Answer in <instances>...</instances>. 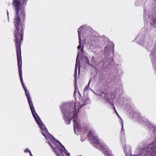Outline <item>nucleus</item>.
Instances as JSON below:
<instances>
[{
	"mask_svg": "<svg viewBox=\"0 0 156 156\" xmlns=\"http://www.w3.org/2000/svg\"><path fill=\"white\" fill-rule=\"evenodd\" d=\"M27 1V0H13V5L16 11L14 23L16 28L14 30V37L16 49H20V43L23 37V23L20 17L23 20L25 17L24 11H22V14H20V15H18L19 12H20V7L25 5Z\"/></svg>",
	"mask_w": 156,
	"mask_h": 156,
	"instance_id": "obj_1",
	"label": "nucleus"
},
{
	"mask_svg": "<svg viewBox=\"0 0 156 156\" xmlns=\"http://www.w3.org/2000/svg\"><path fill=\"white\" fill-rule=\"evenodd\" d=\"M19 72L20 81L22 86L25 90V94L27 97L28 103L33 115L37 123L39 125L40 128L42 130V134L45 137H46V136L47 135V133H48V131L47 129L45 128V126L41 122L40 119L39 118L35 110L31 98L29 94L27 91V89L25 87L24 84L23 83L22 77V71H19Z\"/></svg>",
	"mask_w": 156,
	"mask_h": 156,
	"instance_id": "obj_2",
	"label": "nucleus"
},
{
	"mask_svg": "<svg viewBox=\"0 0 156 156\" xmlns=\"http://www.w3.org/2000/svg\"><path fill=\"white\" fill-rule=\"evenodd\" d=\"M76 103H75L74 107L75 108L70 107L67 108L66 110L63 111L62 108L61 110L63 114V118L66 124L69 125L71 123L73 119H74L73 122L74 124V129L75 131L76 127L79 126V123L78 122L77 112L75 111Z\"/></svg>",
	"mask_w": 156,
	"mask_h": 156,
	"instance_id": "obj_3",
	"label": "nucleus"
},
{
	"mask_svg": "<svg viewBox=\"0 0 156 156\" xmlns=\"http://www.w3.org/2000/svg\"><path fill=\"white\" fill-rule=\"evenodd\" d=\"M78 52L76 58V63L75 69V73H77L78 66L79 70L80 69V61L79 58V56L80 55L81 53H82V55H83V53H84L83 49H78Z\"/></svg>",
	"mask_w": 156,
	"mask_h": 156,
	"instance_id": "obj_4",
	"label": "nucleus"
},
{
	"mask_svg": "<svg viewBox=\"0 0 156 156\" xmlns=\"http://www.w3.org/2000/svg\"><path fill=\"white\" fill-rule=\"evenodd\" d=\"M85 27V26H82L80 27L78 29V37L79 39V45L78 46L77 49H83V45H81V31L83 30V28H84Z\"/></svg>",
	"mask_w": 156,
	"mask_h": 156,
	"instance_id": "obj_5",
	"label": "nucleus"
},
{
	"mask_svg": "<svg viewBox=\"0 0 156 156\" xmlns=\"http://www.w3.org/2000/svg\"><path fill=\"white\" fill-rule=\"evenodd\" d=\"M87 136L90 138L92 143L96 144L98 143L99 140L98 137L94 136L90 131L89 132V134Z\"/></svg>",
	"mask_w": 156,
	"mask_h": 156,
	"instance_id": "obj_6",
	"label": "nucleus"
},
{
	"mask_svg": "<svg viewBox=\"0 0 156 156\" xmlns=\"http://www.w3.org/2000/svg\"><path fill=\"white\" fill-rule=\"evenodd\" d=\"M58 143L59 144L58 145H56L55 146L56 148L58 150L61 151L62 152L63 151V149H64V152L66 154H67V156H69V153L68 154L67 151L65 149L64 147L62 145V144L59 141Z\"/></svg>",
	"mask_w": 156,
	"mask_h": 156,
	"instance_id": "obj_7",
	"label": "nucleus"
},
{
	"mask_svg": "<svg viewBox=\"0 0 156 156\" xmlns=\"http://www.w3.org/2000/svg\"><path fill=\"white\" fill-rule=\"evenodd\" d=\"M136 39L137 41V43L141 45H144L145 42V37L144 36L141 37L138 36Z\"/></svg>",
	"mask_w": 156,
	"mask_h": 156,
	"instance_id": "obj_8",
	"label": "nucleus"
},
{
	"mask_svg": "<svg viewBox=\"0 0 156 156\" xmlns=\"http://www.w3.org/2000/svg\"><path fill=\"white\" fill-rule=\"evenodd\" d=\"M103 152L104 155L106 156H113L112 155L111 151H109L108 149L106 148H103Z\"/></svg>",
	"mask_w": 156,
	"mask_h": 156,
	"instance_id": "obj_9",
	"label": "nucleus"
},
{
	"mask_svg": "<svg viewBox=\"0 0 156 156\" xmlns=\"http://www.w3.org/2000/svg\"><path fill=\"white\" fill-rule=\"evenodd\" d=\"M114 48V45L113 43L109 42L107 46V49H113Z\"/></svg>",
	"mask_w": 156,
	"mask_h": 156,
	"instance_id": "obj_10",
	"label": "nucleus"
},
{
	"mask_svg": "<svg viewBox=\"0 0 156 156\" xmlns=\"http://www.w3.org/2000/svg\"><path fill=\"white\" fill-rule=\"evenodd\" d=\"M89 102V101L88 100H86L82 104V105H81V106L80 107V108L82 107L85 106V105H86L87 104H88V103Z\"/></svg>",
	"mask_w": 156,
	"mask_h": 156,
	"instance_id": "obj_11",
	"label": "nucleus"
},
{
	"mask_svg": "<svg viewBox=\"0 0 156 156\" xmlns=\"http://www.w3.org/2000/svg\"><path fill=\"white\" fill-rule=\"evenodd\" d=\"M75 91H74V94H75L76 93V88H78V87H77V84H75Z\"/></svg>",
	"mask_w": 156,
	"mask_h": 156,
	"instance_id": "obj_12",
	"label": "nucleus"
},
{
	"mask_svg": "<svg viewBox=\"0 0 156 156\" xmlns=\"http://www.w3.org/2000/svg\"><path fill=\"white\" fill-rule=\"evenodd\" d=\"M113 109H114V111H115V112L116 113V114H117V115L118 116H119V115H118V113H117V111H116V109H115V106H114V107H113Z\"/></svg>",
	"mask_w": 156,
	"mask_h": 156,
	"instance_id": "obj_13",
	"label": "nucleus"
},
{
	"mask_svg": "<svg viewBox=\"0 0 156 156\" xmlns=\"http://www.w3.org/2000/svg\"><path fill=\"white\" fill-rule=\"evenodd\" d=\"M153 25L154 26L156 27V20H154L153 21Z\"/></svg>",
	"mask_w": 156,
	"mask_h": 156,
	"instance_id": "obj_14",
	"label": "nucleus"
},
{
	"mask_svg": "<svg viewBox=\"0 0 156 156\" xmlns=\"http://www.w3.org/2000/svg\"><path fill=\"white\" fill-rule=\"evenodd\" d=\"M24 152L25 153L27 152H28L29 153L30 152V151L27 148V149H26L25 150H24Z\"/></svg>",
	"mask_w": 156,
	"mask_h": 156,
	"instance_id": "obj_15",
	"label": "nucleus"
},
{
	"mask_svg": "<svg viewBox=\"0 0 156 156\" xmlns=\"http://www.w3.org/2000/svg\"><path fill=\"white\" fill-rule=\"evenodd\" d=\"M54 151L58 156H60L59 154L57 153V151L55 149L54 150Z\"/></svg>",
	"mask_w": 156,
	"mask_h": 156,
	"instance_id": "obj_16",
	"label": "nucleus"
},
{
	"mask_svg": "<svg viewBox=\"0 0 156 156\" xmlns=\"http://www.w3.org/2000/svg\"><path fill=\"white\" fill-rule=\"evenodd\" d=\"M86 62H87V63L88 64H90V63H89L90 61H89V60L87 58L86 59Z\"/></svg>",
	"mask_w": 156,
	"mask_h": 156,
	"instance_id": "obj_17",
	"label": "nucleus"
},
{
	"mask_svg": "<svg viewBox=\"0 0 156 156\" xmlns=\"http://www.w3.org/2000/svg\"><path fill=\"white\" fill-rule=\"evenodd\" d=\"M29 154H30V156H33V155L32 154H31V152H29Z\"/></svg>",
	"mask_w": 156,
	"mask_h": 156,
	"instance_id": "obj_18",
	"label": "nucleus"
},
{
	"mask_svg": "<svg viewBox=\"0 0 156 156\" xmlns=\"http://www.w3.org/2000/svg\"><path fill=\"white\" fill-rule=\"evenodd\" d=\"M122 131L123 130V131H124L123 130V125L122 124Z\"/></svg>",
	"mask_w": 156,
	"mask_h": 156,
	"instance_id": "obj_19",
	"label": "nucleus"
},
{
	"mask_svg": "<svg viewBox=\"0 0 156 156\" xmlns=\"http://www.w3.org/2000/svg\"><path fill=\"white\" fill-rule=\"evenodd\" d=\"M87 86L85 87L84 88V90H85L87 89Z\"/></svg>",
	"mask_w": 156,
	"mask_h": 156,
	"instance_id": "obj_20",
	"label": "nucleus"
},
{
	"mask_svg": "<svg viewBox=\"0 0 156 156\" xmlns=\"http://www.w3.org/2000/svg\"><path fill=\"white\" fill-rule=\"evenodd\" d=\"M111 105H112V106H113V107H114V105L113 103H112L111 104Z\"/></svg>",
	"mask_w": 156,
	"mask_h": 156,
	"instance_id": "obj_21",
	"label": "nucleus"
},
{
	"mask_svg": "<svg viewBox=\"0 0 156 156\" xmlns=\"http://www.w3.org/2000/svg\"><path fill=\"white\" fill-rule=\"evenodd\" d=\"M94 60V57H92V61H93V60Z\"/></svg>",
	"mask_w": 156,
	"mask_h": 156,
	"instance_id": "obj_22",
	"label": "nucleus"
},
{
	"mask_svg": "<svg viewBox=\"0 0 156 156\" xmlns=\"http://www.w3.org/2000/svg\"><path fill=\"white\" fill-rule=\"evenodd\" d=\"M103 94H105V95H104V97H105L107 95L106 94H105V93H103Z\"/></svg>",
	"mask_w": 156,
	"mask_h": 156,
	"instance_id": "obj_23",
	"label": "nucleus"
},
{
	"mask_svg": "<svg viewBox=\"0 0 156 156\" xmlns=\"http://www.w3.org/2000/svg\"><path fill=\"white\" fill-rule=\"evenodd\" d=\"M7 13L8 15V16L9 13H8V11H7Z\"/></svg>",
	"mask_w": 156,
	"mask_h": 156,
	"instance_id": "obj_24",
	"label": "nucleus"
},
{
	"mask_svg": "<svg viewBox=\"0 0 156 156\" xmlns=\"http://www.w3.org/2000/svg\"><path fill=\"white\" fill-rule=\"evenodd\" d=\"M72 104L73 105V103Z\"/></svg>",
	"mask_w": 156,
	"mask_h": 156,
	"instance_id": "obj_25",
	"label": "nucleus"
}]
</instances>
